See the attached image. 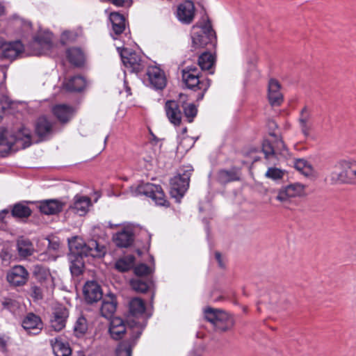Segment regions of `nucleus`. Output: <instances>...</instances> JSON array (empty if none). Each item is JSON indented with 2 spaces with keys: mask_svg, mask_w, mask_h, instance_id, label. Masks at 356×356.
Masks as SVG:
<instances>
[{
  "mask_svg": "<svg viewBox=\"0 0 356 356\" xmlns=\"http://www.w3.org/2000/svg\"><path fill=\"white\" fill-rule=\"evenodd\" d=\"M153 309L150 305L147 309L145 300L140 297L129 299L127 317L130 318L127 320L131 329L130 337L118 343L115 350V356H132L134 347L147 327L148 320L153 316Z\"/></svg>",
  "mask_w": 356,
  "mask_h": 356,
  "instance_id": "obj_1",
  "label": "nucleus"
},
{
  "mask_svg": "<svg viewBox=\"0 0 356 356\" xmlns=\"http://www.w3.org/2000/svg\"><path fill=\"white\" fill-rule=\"evenodd\" d=\"M69 253L67 257L85 256L102 259L106 254V246L95 238L84 241L74 236L67 238Z\"/></svg>",
  "mask_w": 356,
  "mask_h": 356,
  "instance_id": "obj_2",
  "label": "nucleus"
},
{
  "mask_svg": "<svg viewBox=\"0 0 356 356\" xmlns=\"http://www.w3.org/2000/svg\"><path fill=\"white\" fill-rule=\"evenodd\" d=\"M32 144L31 134L29 129L23 127L15 134L8 131L0 134V154L5 156L11 151L25 149Z\"/></svg>",
  "mask_w": 356,
  "mask_h": 356,
  "instance_id": "obj_3",
  "label": "nucleus"
},
{
  "mask_svg": "<svg viewBox=\"0 0 356 356\" xmlns=\"http://www.w3.org/2000/svg\"><path fill=\"white\" fill-rule=\"evenodd\" d=\"M182 80L186 86L194 91H200L197 99H203L205 92L211 86V79L202 78L200 71L196 65H188L182 71Z\"/></svg>",
  "mask_w": 356,
  "mask_h": 356,
  "instance_id": "obj_4",
  "label": "nucleus"
},
{
  "mask_svg": "<svg viewBox=\"0 0 356 356\" xmlns=\"http://www.w3.org/2000/svg\"><path fill=\"white\" fill-rule=\"evenodd\" d=\"M334 167L339 169V172L331 173L330 179L332 183L344 184H356V160L354 159H339Z\"/></svg>",
  "mask_w": 356,
  "mask_h": 356,
  "instance_id": "obj_5",
  "label": "nucleus"
},
{
  "mask_svg": "<svg viewBox=\"0 0 356 356\" xmlns=\"http://www.w3.org/2000/svg\"><path fill=\"white\" fill-rule=\"evenodd\" d=\"M205 319L221 332L230 330L235 324L234 317L225 310L207 306L204 309Z\"/></svg>",
  "mask_w": 356,
  "mask_h": 356,
  "instance_id": "obj_6",
  "label": "nucleus"
},
{
  "mask_svg": "<svg viewBox=\"0 0 356 356\" xmlns=\"http://www.w3.org/2000/svg\"><path fill=\"white\" fill-rule=\"evenodd\" d=\"M193 170L191 165L183 166L181 173L171 179L170 194L172 198L179 200L184 197L189 187Z\"/></svg>",
  "mask_w": 356,
  "mask_h": 356,
  "instance_id": "obj_7",
  "label": "nucleus"
},
{
  "mask_svg": "<svg viewBox=\"0 0 356 356\" xmlns=\"http://www.w3.org/2000/svg\"><path fill=\"white\" fill-rule=\"evenodd\" d=\"M191 39L193 47L195 49L204 47L209 43H212L216 39V33L212 29L211 24L209 20L201 26H193Z\"/></svg>",
  "mask_w": 356,
  "mask_h": 356,
  "instance_id": "obj_8",
  "label": "nucleus"
},
{
  "mask_svg": "<svg viewBox=\"0 0 356 356\" xmlns=\"http://www.w3.org/2000/svg\"><path fill=\"white\" fill-rule=\"evenodd\" d=\"M131 288L138 293H150L149 305L153 308L156 295V284L154 277H133L129 280Z\"/></svg>",
  "mask_w": 356,
  "mask_h": 356,
  "instance_id": "obj_9",
  "label": "nucleus"
},
{
  "mask_svg": "<svg viewBox=\"0 0 356 356\" xmlns=\"http://www.w3.org/2000/svg\"><path fill=\"white\" fill-rule=\"evenodd\" d=\"M131 193L134 197L145 196L152 200H165L162 187L149 182L141 183L136 187H131Z\"/></svg>",
  "mask_w": 356,
  "mask_h": 356,
  "instance_id": "obj_10",
  "label": "nucleus"
},
{
  "mask_svg": "<svg viewBox=\"0 0 356 356\" xmlns=\"http://www.w3.org/2000/svg\"><path fill=\"white\" fill-rule=\"evenodd\" d=\"M120 54L123 65L131 72L138 74L145 68V62L140 54L123 49L120 51Z\"/></svg>",
  "mask_w": 356,
  "mask_h": 356,
  "instance_id": "obj_11",
  "label": "nucleus"
},
{
  "mask_svg": "<svg viewBox=\"0 0 356 356\" xmlns=\"http://www.w3.org/2000/svg\"><path fill=\"white\" fill-rule=\"evenodd\" d=\"M113 241L119 248H131L135 241V233L134 231V224L129 222L112 237Z\"/></svg>",
  "mask_w": 356,
  "mask_h": 356,
  "instance_id": "obj_12",
  "label": "nucleus"
},
{
  "mask_svg": "<svg viewBox=\"0 0 356 356\" xmlns=\"http://www.w3.org/2000/svg\"><path fill=\"white\" fill-rule=\"evenodd\" d=\"M34 133L38 138L37 143L49 139L54 133V122L46 115L39 117L35 123Z\"/></svg>",
  "mask_w": 356,
  "mask_h": 356,
  "instance_id": "obj_13",
  "label": "nucleus"
},
{
  "mask_svg": "<svg viewBox=\"0 0 356 356\" xmlns=\"http://www.w3.org/2000/svg\"><path fill=\"white\" fill-rule=\"evenodd\" d=\"M83 295L88 305L96 303L103 298L102 286L95 280H88L83 286Z\"/></svg>",
  "mask_w": 356,
  "mask_h": 356,
  "instance_id": "obj_14",
  "label": "nucleus"
},
{
  "mask_svg": "<svg viewBox=\"0 0 356 356\" xmlns=\"http://www.w3.org/2000/svg\"><path fill=\"white\" fill-rule=\"evenodd\" d=\"M0 49L1 50L0 57L2 59H8L10 60L17 59L23 54L24 50V45L19 40L6 42L0 40Z\"/></svg>",
  "mask_w": 356,
  "mask_h": 356,
  "instance_id": "obj_15",
  "label": "nucleus"
},
{
  "mask_svg": "<svg viewBox=\"0 0 356 356\" xmlns=\"http://www.w3.org/2000/svg\"><path fill=\"white\" fill-rule=\"evenodd\" d=\"M35 202H16L11 204V217L19 223L26 224L33 214V210L27 203Z\"/></svg>",
  "mask_w": 356,
  "mask_h": 356,
  "instance_id": "obj_16",
  "label": "nucleus"
},
{
  "mask_svg": "<svg viewBox=\"0 0 356 356\" xmlns=\"http://www.w3.org/2000/svg\"><path fill=\"white\" fill-rule=\"evenodd\" d=\"M33 45L39 47V49L34 53L35 55L49 54L54 47L52 33L49 31L39 32L33 38Z\"/></svg>",
  "mask_w": 356,
  "mask_h": 356,
  "instance_id": "obj_17",
  "label": "nucleus"
},
{
  "mask_svg": "<svg viewBox=\"0 0 356 356\" xmlns=\"http://www.w3.org/2000/svg\"><path fill=\"white\" fill-rule=\"evenodd\" d=\"M29 275V272L25 267L16 265L8 272L6 279L10 285L20 286L26 283Z\"/></svg>",
  "mask_w": 356,
  "mask_h": 356,
  "instance_id": "obj_18",
  "label": "nucleus"
},
{
  "mask_svg": "<svg viewBox=\"0 0 356 356\" xmlns=\"http://www.w3.org/2000/svg\"><path fill=\"white\" fill-rule=\"evenodd\" d=\"M146 74L150 86L156 90H162L166 86V78L164 72L156 66H149Z\"/></svg>",
  "mask_w": 356,
  "mask_h": 356,
  "instance_id": "obj_19",
  "label": "nucleus"
},
{
  "mask_svg": "<svg viewBox=\"0 0 356 356\" xmlns=\"http://www.w3.org/2000/svg\"><path fill=\"white\" fill-rule=\"evenodd\" d=\"M166 116L171 124L179 127L181 123L182 113L177 101L168 100L165 104Z\"/></svg>",
  "mask_w": 356,
  "mask_h": 356,
  "instance_id": "obj_20",
  "label": "nucleus"
},
{
  "mask_svg": "<svg viewBox=\"0 0 356 356\" xmlns=\"http://www.w3.org/2000/svg\"><path fill=\"white\" fill-rule=\"evenodd\" d=\"M312 109L305 106L300 112L298 122L300 130L305 136H308L314 126Z\"/></svg>",
  "mask_w": 356,
  "mask_h": 356,
  "instance_id": "obj_21",
  "label": "nucleus"
},
{
  "mask_svg": "<svg viewBox=\"0 0 356 356\" xmlns=\"http://www.w3.org/2000/svg\"><path fill=\"white\" fill-rule=\"evenodd\" d=\"M107 298L102 299L100 307L101 316L106 319H111L117 309L118 301L116 295L112 292L107 293Z\"/></svg>",
  "mask_w": 356,
  "mask_h": 356,
  "instance_id": "obj_22",
  "label": "nucleus"
},
{
  "mask_svg": "<svg viewBox=\"0 0 356 356\" xmlns=\"http://www.w3.org/2000/svg\"><path fill=\"white\" fill-rule=\"evenodd\" d=\"M40 317L33 312L29 313L22 320V326L31 334H38L42 329Z\"/></svg>",
  "mask_w": 356,
  "mask_h": 356,
  "instance_id": "obj_23",
  "label": "nucleus"
},
{
  "mask_svg": "<svg viewBox=\"0 0 356 356\" xmlns=\"http://www.w3.org/2000/svg\"><path fill=\"white\" fill-rule=\"evenodd\" d=\"M305 193V186L294 183L283 187L277 197V200H286L287 198L300 197Z\"/></svg>",
  "mask_w": 356,
  "mask_h": 356,
  "instance_id": "obj_24",
  "label": "nucleus"
},
{
  "mask_svg": "<svg viewBox=\"0 0 356 356\" xmlns=\"http://www.w3.org/2000/svg\"><path fill=\"white\" fill-rule=\"evenodd\" d=\"M194 13L195 7L193 1L187 0L178 6L177 17L182 23L188 24L193 21Z\"/></svg>",
  "mask_w": 356,
  "mask_h": 356,
  "instance_id": "obj_25",
  "label": "nucleus"
},
{
  "mask_svg": "<svg viewBox=\"0 0 356 356\" xmlns=\"http://www.w3.org/2000/svg\"><path fill=\"white\" fill-rule=\"evenodd\" d=\"M241 177V168L236 166H232L229 169H220L217 173V179L222 184L240 181Z\"/></svg>",
  "mask_w": 356,
  "mask_h": 356,
  "instance_id": "obj_26",
  "label": "nucleus"
},
{
  "mask_svg": "<svg viewBox=\"0 0 356 356\" xmlns=\"http://www.w3.org/2000/svg\"><path fill=\"white\" fill-rule=\"evenodd\" d=\"M109 20L112 25V33L111 35L113 39H116L115 35H120L126 29V19L124 16L120 13L113 12L109 15Z\"/></svg>",
  "mask_w": 356,
  "mask_h": 356,
  "instance_id": "obj_27",
  "label": "nucleus"
},
{
  "mask_svg": "<svg viewBox=\"0 0 356 356\" xmlns=\"http://www.w3.org/2000/svg\"><path fill=\"white\" fill-rule=\"evenodd\" d=\"M268 98L273 106L281 105L283 102V95L280 91V84L275 79H270L268 83Z\"/></svg>",
  "mask_w": 356,
  "mask_h": 356,
  "instance_id": "obj_28",
  "label": "nucleus"
},
{
  "mask_svg": "<svg viewBox=\"0 0 356 356\" xmlns=\"http://www.w3.org/2000/svg\"><path fill=\"white\" fill-rule=\"evenodd\" d=\"M39 211L45 216H54L59 214L65 204V202H38Z\"/></svg>",
  "mask_w": 356,
  "mask_h": 356,
  "instance_id": "obj_29",
  "label": "nucleus"
},
{
  "mask_svg": "<svg viewBox=\"0 0 356 356\" xmlns=\"http://www.w3.org/2000/svg\"><path fill=\"white\" fill-rule=\"evenodd\" d=\"M16 250L21 258H27L33 254L34 246L29 238L20 236L16 241Z\"/></svg>",
  "mask_w": 356,
  "mask_h": 356,
  "instance_id": "obj_30",
  "label": "nucleus"
},
{
  "mask_svg": "<svg viewBox=\"0 0 356 356\" xmlns=\"http://www.w3.org/2000/svg\"><path fill=\"white\" fill-rule=\"evenodd\" d=\"M72 107L65 104H57L52 108V113L54 115L61 123L67 122L73 115Z\"/></svg>",
  "mask_w": 356,
  "mask_h": 356,
  "instance_id": "obj_31",
  "label": "nucleus"
},
{
  "mask_svg": "<svg viewBox=\"0 0 356 356\" xmlns=\"http://www.w3.org/2000/svg\"><path fill=\"white\" fill-rule=\"evenodd\" d=\"M53 318L51 320V327L54 330L60 332L66 325V321L68 317V312L66 309H59L54 313Z\"/></svg>",
  "mask_w": 356,
  "mask_h": 356,
  "instance_id": "obj_32",
  "label": "nucleus"
},
{
  "mask_svg": "<svg viewBox=\"0 0 356 356\" xmlns=\"http://www.w3.org/2000/svg\"><path fill=\"white\" fill-rule=\"evenodd\" d=\"M8 25L17 33L28 32L32 28L31 22L25 20L17 15H13L9 18Z\"/></svg>",
  "mask_w": 356,
  "mask_h": 356,
  "instance_id": "obj_33",
  "label": "nucleus"
},
{
  "mask_svg": "<svg viewBox=\"0 0 356 356\" xmlns=\"http://www.w3.org/2000/svg\"><path fill=\"white\" fill-rule=\"evenodd\" d=\"M54 340V342L51 340V345L55 356H71L72 348L67 341H63L59 337L55 338Z\"/></svg>",
  "mask_w": 356,
  "mask_h": 356,
  "instance_id": "obj_34",
  "label": "nucleus"
},
{
  "mask_svg": "<svg viewBox=\"0 0 356 356\" xmlns=\"http://www.w3.org/2000/svg\"><path fill=\"white\" fill-rule=\"evenodd\" d=\"M66 56L68 61L76 67H81L85 63V55L80 48L72 47L67 49Z\"/></svg>",
  "mask_w": 356,
  "mask_h": 356,
  "instance_id": "obj_35",
  "label": "nucleus"
},
{
  "mask_svg": "<svg viewBox=\"0 0 356 356\" xmlns=\"http://www.w3.org/2000/svg\"><path fill=\"white\" fill-rule=\"evenodd\" d=\"M86 80L81 76H72L63 83L66 90L69 92H81L86 86Z\"/></svg>",
  "mask_w": 356,
  "mask_h": 356,
  "instance_id": "obj_36",
  "label": "nucleus"
},
{
  "mask_svg": "<svg viewBox=\"0 0 356 356\" xmlns=\"http://www.w3.org/2000/svg\"><path fill=\"white\" fill-rule=\"evenodd\" d=\"M85 256L68 257L70 261V270L72 277H78L84 272L85 264L83 258Z\"/></svg>",
  "mask_w": 356,
  "mask_h": 356,
  "instance_id": "obj_37",
  "label": "nucleus"
},
{
  "mask_svg": "<svg viewBox=\"0 0 356 356\" xmlns=\"http://www.w3.org/2000/svg\"><path fill=\"white\" fill-rule=\"evenodd\" d=\"M95 202H72L68 207L70 213H74L79 216H86L90 208L93 207Z\"/></svg>",
  "mask_w": 356,
  "mask_h": 356,
  "instance_id": "obj_38",
  "label": "nucleus"
},
{
  "mask_svg": "<svg viewBox=\"0 0 356 356\" xmlns=\"http://www.w3.org/2000/svg\"><path fill=\"white\" fill-rule=\"evenodd\" d=\"M136 257L133 254H129L118 259L115 263V268L120 273H126L134 269Z\"/></svg>",
  "mask_w": 356,
  "mask_h": 356,
  "instance_id": "obj_39",
  "label": "nucleus"
},
{
  "mask_svg": "<svg viewBox=\"0 0 356 356\" xmlns=\"http://www.w3.org/2000/svg\"><path fill=\"white\" fill-rule=\"evenodd\" d=\"M215 63V57L214 56L208 52L204 51L201 54L198 58V65L202 70H209V74H213L214 73V70H213V66Z\"/></svg>",
  "mask_w": 356,
  "mask_h": 356,
  "instance_id": "obj_40",
  "label": "nucleus"
},
{
  "mask_svg": "<svg viewBox=\"0 0 356 356\" xmlns=\"http://www.w3.org/2000/svg\"><path fill=\"white\" fill-rule=\"evenodd\" d=\"M133 272L136 277H154L155 268L149 266L147 264L140 262L134 264Z\"/></svg>",
  "mask_w": 356,
  "mask_h": 356,
  "instance_id": "obj_41",
  "label": "nucleus"
},
{
  "mask_svg": "<svg viewBox=\"0 0 356 356\" xmlns=\"http://www.w3.org/2000/svg\"><path fill=\"white\" fill-rule=\"evenodd\" d=\"M294 168L305 177H309L314 175V170L312 165L304 159H295Z\"/></svg>",
  "mask_w": 356,
  "mask_h": 356,
  "instance_id": "obj_42",
  "label": "nucleus"
},
{
  "mask_svg": "<svg viewBox=\"0 0 356 356\" xmlns=\"http://www.w3.org/2000/svg\"><path fill=\"white\" fill-rule=\"evenodd\" d=\"M108 334L111 339L115 341H120L121 342L124 339L123 337L126 333L129 334V337H130V330L128 329V327H108Z\"/></svg>",
  "mask_w": 356,
  "mask_h": 356,
  "instance_id": "obj_43",
  "label": "nucleus"
},
{
  "mask_svg": "<svg viewBox=\"0 0 356 356\" xmlns=\"http://www.w3.org/2000/svg\"><path fill=\"white\" fill-rule=\"evenodd\" d=\"M49 270L42 264H36L33 266V275L40 282L46 281L49 275Z\"/></svg>",
  "mask_w": 356,
  "mask_h": 356,
  "instance_id": "obj_44",
  "label": "nucleus"
},
{
  "mask_svg": "<svg viewBox=\"0 0 356 356\" xmlns=\"http://www.w3.org/2000/svg\"><path fill=\"white\" fill-rule=\"evenodd\" d=\"M74 336L77 338L83 337L88 330L86 319L83 316L78 318L74 325Z\"/></svg>",
  "mask_w": 356,
  "mask_h": 356,
  "instance_id": "obj_45",
  "label": "nucleus"
},
{
  "mask_svg": "<svg viewBox=\"0 0 356 356\" xmlns=\"http://www.w3.org/2000/svg\"><path fill=\"white\" fill-rule=\"evenodd\" d=\"M181 107L187 122L189 123L193 122L197 113L196 106L193 104H182Z\"/></svg>",
  "mask_w": 356,
  "mask_h": 356,
  "instance_id": "obj_46",
  "label": "nucleus"
},
{
  "mask_svg": "<svg viewBox=\"0 0 356 356\" xmlns=\"http://www.w3.org/2000/svg\"><path fill=\"white\" fill-rule=\"evenodd\" d=\"M284 175V172L280 168L271 167L268 169L265 175L267 178L273 180H277L282 179Z\"/></svg>",
  "mask_w": 356,
  "mask_h": 356,
  "instance_id": "obj_47",
  "label": "nucleus"
},
{
  "mask_svg": "<svg viewBox=\"0 0 356 356\" xmlns=\"http://www.w3.org/2000/svg\"><path fill=\"white\" fill-rule=\"evenodd\" d=\"M29 294L34 301H38L43 298V294L41 288L34 283L31 284V288Z\"/></svg>",
  "mask_w": 356,
  "mask_h": 356,
  "instance_id": "obj_48",
  "label": "nucleus"
},
{
  "mask_svg": "<svg viewBox=\"0 0 356 356\" xmlns=\"http://www.w3.org/2000/svg\"><path fill=\"white\" fill-rule=\"evenodd\" d=\"M129 319L128 317L126 318V319H123L120 317L117 316H113L111 319H108L110 321L109 322V326L108 327H129L127 323V320ZM131 330L129 327H128Z\"/></svg>",
  "mask_w": 356,
  "mask_h": 356,
  "instance_id": "obj_49",
  "label": "nucleus"
},
{
  "mask_svg": "<svg viewBox=\"0 0 356 356\" xmlns=\"http://www.w3.org/2000/svg\"><path fill=\"white\" fill-rule=\"evenodd\" d=\"M211 202H200L199 204V211L200 213L207 211V215L209 218H211L213 216V211H211Z\"/></svg>",
  "mask_w": 356,
  "mask_h": 356,
  "instance_id": "obj_50",
  "label": "nucleus"
},
{
  "mask_svg": "<svg viewBox=\"0 0 356 356\" xmlns=\"http://www.w3.org/2000/svg\"><path fill=\"white\" fill-rule=\"evenodd\" d=\"M262 151L266 157L275 154V148L268 140H264L262 143Z\"/></svg>",
  "mask_w": 356,
  "mask_h": 356,
  "instance_id": "obj_51",
  "label": "nucleus"
},
{
  "mask_svg": "<svg viewBox=\"0 0 356 356\" xmlns=\"http://www.w3.org/2000/svg\"><path fill=\"white\" fill-rule=\"evenodd\" d=\"M48 241L47 249L49 250L57 251L60 248V241L58 237H47Z\"/></svg>",
  "mask_w": 356,
  "mask_h": 356,
  "instance_id": "obj_52",
  "label": "nucleus"
},
{
  "mask_svg": "<svg viewBox=\"0 0 356 356\" xmlns=\"http://www.w3.org/2000/svg\"><path fill=\"white\" fill-rule=\"evenodd\" d=\"M100 1L111 3L116 6H129L132 3V0H100Z\"/></svg>",
  "mask_w": 356,
  "mask_h": 356,
  "instance_id": "obj_53",
  "label": "nucleus"
},
{
  "mask_svg": "<svg viewBox=\"0 0 356 356\" xmlns=\"http://www.w3.org/2000/svg\"><path fill=\"white\" fill-rule=\"evenodd\" d=\"M202 223L204 225V231H205L206 235H207V240L209 243V245L210 246L211 245H210V241H209V236H210L211 229H210V227H209V219L207 216H204L202 218Z\"/></svg>",
  "mask_w": 356,
  "mask_h": 356,
  "instance_id": "obj_54",
  "label": "nucleus"
},
{
  "mask_svg": "<svg viewBox=\"0 0 356 356\" xmlns=\"http://www.w3.org/2000/svg\"><path fill=\"white\" fill-rule=\"evenodd\" d=\"M214 256H215L216 260L218 262V266L220 268L224 269L225 268V265L222 261L221 253L218 251H216L214 253Z\"/></svg>",
  "mask_w": 356,
  "mask_h": 356,
  "instance_id": "obj_55",
  "label": "nucleus"
},
{
  "mask_svg": "<svg viewBox=\"0 0 356 356\" xmlns=\"http://www.w3.org/2000/svg\"><path fill=\"white\" fill-rule=\"evenodd\" d=\"M0 213L3 218L5 219L7 216H11V205H9L8 207L0 210Z\"/></svg>",
  "mask_w": 356,
  "mask_h": 356,
  "instance_id": "obj_56",
  "label": "nucleus"
},
{
  "mask_svg": "<svg viewBox=\"0 0 356 356\" xmlns=\"http://www.w3.org/2000/svg\"><path fill=\"white\" fill-rule=\"evenodd\" d=\"M7 348V339L4 335L0 334V348L2 350H6Z\"/></svg>",
  "mask_w": 356,
  "mask_h": 356,
  "instance_id": "obj_57",
  "label": "nucleus"
},
{
  "mask_svg": "<svg viewBox=\"0 0 356 356\" xmlns=\"http://www.w3.org/2000/svg\"><path fill=\"white\" fill-rule=\"evenodd\" d=\"M155 207H170V202H154Z\"/></svg>",
  "mask_w": 356,
  "mask_h": 356,
  "instance_id": "obj_58",
  "label": "nucleus"
},
{
  "mask_svg": "<svg viewBox=\"0 0 356 356\" xmlns=\"http://www.w3.org/2000/svg\"><path fill=\"white\" fill-rule=\"evenodd\" d=\"M73 200H86V201H88V200H91V198L86 196V195H76L73 199Z\"/></svg>",
  "mask_w": 356,
  "mask_h": 356,
  "instance_id": "obj_59",
  "label": "nucleus"
},
{
  "mask_svg": "<svg viewBox=\"0 0 356 356\" xmlns=\"http://www.w3.org/2000/svg\"><path fill=\"white\" fill-rule=\"evenodd\" d=\"M148 257H149L148 262L149 263V264L148 266H153L156 268L154 257L152 254H149Z\"/></svg>",
  "mask_w": 356,
  "mask_h": 356,
  "instance_id": "obj_60",
  "label": "nucleus"
},
{
  "mask_svg": "<svg viewBox=\"0 0 356 356\" xmlns=\"http://www.w3.org/2000/svg\"><path fill=\"white\" fill-rule=\"evenodd\" d=\"M4 308L9 309L11 306H13V301L10 299L6 300L2 303Z\"/></svg>",
  "mask_w": 356,
  "mask_h": 356,
  "instance_id": "obj_61",
  "label": "nucleus"
},
{
  "mask_svg": "<svg viewBox=\"0 0 356 356\" xmlns=\"http://www.w3.org/2000/svg\"><path fill=\"white\" fill-rule=\"evenodd\" d=\"M148 241H147V249L146 250L147 252H149V248H150V245H151V237H152V234H148Z\"/></svg>",
  "mask_w": 356,
  "mask_h": 356,
  "instance_id": "obj_62",
  "label": "nucleus"
},
{
  "mask_svg": "<svg viewBox=\"0 0 356 356\" xmlns=\"http://www.w3.org/2000/svg\"><path fill=\"white\" fill-rule=\"evenodd\" d=\"M122 224H113L111 222H108V227L110 228H113V227H118L120 225H121Z\"/></svg>",
  "mask_w": 356,
  "mask_h": 356,
  "instance_id": "obj_63",
  "label": "nucleus"
},
{
  "mask_svg": "<svg viewBox=\"0 0 356 356\" xmlns=\"http://www.w3.org/2000/svg\"><path fill=\"white\" fill-rule=\"evenodd\" d=\"M77 355L76 356H86L85 353L82 350L77 351Z\"/></svg>",
  "mask_w": 356,
  "mask_h": 356,
  "instance_id": "obj_64",
  "label": "nucleus"
}]
</instances>
